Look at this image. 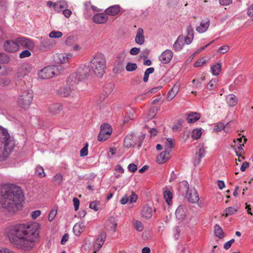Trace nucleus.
<instances>
[{"label": "nucleus", "mask_w": 253, "mask_h": 253, "mask_svg": "<svg viewBox=\"0 0 253 253\" xmlns=\"http://www.w3.org/2000/svg\"><path fill=\"white\" fill-rule=\"evenodd\" d=\"M40 228V224L36 222L18 224L10 231L9 240L16 248L30 251L39 240Z\"/></svg>", "instance_id": "1"}, {"label": "nucleus", "mask_w": 253, "mask_h": 253, "mask_svg": "<svg viewBox=\"0 0 253 253\" xmlns=\"http://www.w3.org/2000/svg\"><path fill=\"white\" fill-rule=\"evenodd\" d=\"M24 198L20 187L15 184H5L1 191L0 208L9 212H15L22 207Z\"/></svg>", "instance_id": "2"}, {"label": "nucleus", "mask_w": 253, "mask_h": 253, "mask_svg": "<svg viewBox=\"0 0 253 253\" xmlns=\"http://www.w3.org/2000/svg\"><path fill=\"white\" fill-rule=\"evenodd\" d=\"M14 144L8 131L0 126V161L5 160L13 148Z\"/></svg>", "instance_id": "3"}, {"label": "nucleus", "mask_w": 253, "mask_h": 253, "mask_svg": "<svg viewBox=\"0 0 253 253\" xmlns=\"http://www.w3.org/2000/svg\"><path fill=\"white\" fill-rule=\"evenodd\" d=\"M106 58L104 54L101 53L96 54L90 61V67L94 73L101 77L106 69Z\"/></svg>", "instance_id": "4"}, {"label": "nucleus", "mask_w": 253, "mask_h": 253, "mask_svg": "<svg viewBox=\"0 0 253 253\" xmlns=\"http://www.w3.org/2000/svg\"><path fill=\"white\" fill-rule=\"evenodd\" d=\"M194 38V29L191 25H189L187 29V36L184 38L183 35H179L173 45L175 51L181 50L184 45V42L187 44H190Z\"/></svg>", "instance_id": "5"}, {"label": "nucleus", "mask_w": 253, "mask_h": 253, "mask_svg": "<svg viewBox=\"0 0 253 253\" xmlns=\"http://www.w3.org/2000/svg\"><path fill=\"white\" fill-rule=\"evenodd\" d=\"M33 98V94L32 90H24L21 92L17 99V104L22 108H28L32 104Z\"/></svg>", "instance_id": "6"}, {"label": "nucleus", "mask_w": 253, "mask_h": 253, "mask_svg": "<svg viewBox=\"0 0 253 253\" xmlns=\"http://www.w3.org/2000/svg\"><path fill=\"white\" fill-rule=\"evenodd\" d=\"M61 66H48L42 69L38 73V76L40 79L43 80L51 78L55 75H57L59 73V70H61Z\"/></svg>", "instance_id": "7"}, {"label": "nucleus", "mask_w": 253, "mask_h": 253, "mask_svg": "<svg viewBox=\"0 0 253 253\" xmlns=\"http://www.w3.org/2000/svg\"><path fill=\"white\" fill-rule=\"evenodd\" d=\"M182 184L187 191L186 198L188 201L191 203H198L199 206L202 207L204 204L201 202H199L200 200L199 194L196 189L195 188L189 189V184L186 181H183Z\"/></svg>", "instance_id": "8"}, {"label": "nucleus", "mask_w": 253, "mask_h": 253, "mask_svg": "<svg viewBox=\"0 0 253 253\" xmlns=\"http://www.w3.org/2000/svg\"><path fill=\"white\" fill-rule=\"evenodd\" d=\"M126 54L127 53L125 51H122L119 53L114 64L113 71L114 72L120 73L124 70Z\"/></svg>", "instance_id": "9"}, {"label": "nucleus", "mask_w": 253, "mask_h": 253, "mask_svg": "<svg viewBox=\"0 0 253 253\" xmlns=\"http://www.w3.org/2000/svg\"><path fill=\"white\" fill-rule=\"evenodd\" d=\"M112 132L111 126L108 124H103L100 126V131L98 135V140L104 141L111 135Z\"/></svg>", "instance_id": "10"}, {"label": "nucleus", "mask_w": 253, "mask_h": 253, "mask_svg": "<svg viewBox=\"0 0 253 253\" xmlns=\"http://www.w3.org/2000/svg\"><path fill=\"white\" fill-rule=\"evenodd\" d=\"M16 40V43H17L19 48L21 46L24 48H27L29 50H31L34 47L35 44L34 42L29 39L24 37H20L17 38Z\"/></svg>", "instance_id": "11"}, {"label": "nucleus", "mask_w": 253, "mask_h": 253, "mask_svg": "<svg viewBox=\"0 0 253 253\" xmlns=\"http://www.w3.org/2000/svg\"><path fill=\"white\" fill-rule=\"evenodd\" d=\"M91 72V71L89 66L82 65L78 68L76 73L79 77V79L83 81L89 77Z\"/></svg>", "instance_id": "12"}, {"label": "nucleus", "mask_w": 253, "mask_h": 253, "mask_svg": "<svg viewBox=\"0 0 253 253\" xmlns=\"http://www.w3.org/2000/svg\"><path fill=\"white\" fill-rule=\"evenodd\" d=\"M3 47L5 50L8 52H15L19 50V46L16 43V40L5 41Z\"/></svg>", "instance_id": "13"}, {"label": "nucleus", "mask_w": 253, "mask_h": 253, "mask_svg": "<svg viewBox=\"0 0 253 253\" xmlns=\"http://www.w3.org/2000/svg\"><path fill=\"white\" fill-rule=\"evenodd\" d=\"M173 55L172 51L169 49L164 51L159 57L160 61L163 64L169 63Z\"/></svg>", "instance_id": "14"}, {"label": "nucleus", "mask_w": 253, "mask_h": 253, "mask_svg": "<svg viewBox=\"0 0 253 253\" xmlns=\"http://www.w3.org/2000/svg\"><path fill=\"white\" fill-rule=\"evenodd\" d=\"M187 209L183 205H180L178 207L175 211V215L179 220H183L186 216Z\"/></svg>", "instance_id": "15"}, {"label": "nucleus", "mask_w": 253, "mask_h": 253, "mask_svg": "<svg viewBox=\"0 0 253 253\" xmlns=\"http://www.w3.org/2000/svg\"><path fill=\"white\" fill-rule=\"evenodd\" d=\"M117 226V223L115 222V219L113 216L109 217L105 224V227L106 230L108 231H113V232H115L116 231Z\"/></svg>", "instance_id": "16"}, {"label": "nucleus", "mask_w": 253, "mask_h": 253, "mask_svg": "<svg viewBox=\"0 0 253 253\" xmlns=\"http://www.w3.org/2000/svg\"><path fill=\"white\" fill-rule=\"evenodd\" d=\"M63 110V106L60 103L50 104L48 108V112L52 115H57Z\"/></svg>", "instance_id": "17"}, {"label": "nucleus", "mask_w": 253, "mask_h": 253, "mask_svg": "<svg viewBox=\"0 0 253 253\" xmlns=\"http://www.w3.org/2000/svg\"><path fill=\"white\" fill-rule=\"evenodd\" d=\"M108 19L107 14L105 12L97 13L93 17V21L94 23L97 24L105 23Z\"/></svg>", "instance_id": "18"}, {"label": "nucleus", "mask_w": 253, "mask_h": 253, "mask_svg": "<svg viewBox=\"0 0 253 253\" xmlns=\"http://www.w3.org/2000/svg\"><path fill=\"white\" fill-rule=\"evenodd\" d=\"M153 210L151 206L147 205L144 206L141 211L142 217L146 219H150L152 216Z\"/></svg>", "instance_id": "19"}, {"label": "nucleus", "mask_w": 253, "mask_h": 253, "mask_svg": "<svg viewBox=\"0 0 253 253\" xmlns=\"http://www.w3.org/2000/svg\"><path fill=\"white\" fill-rule=\"evenodd\" d=\"M135 42L139 45H142L144 43L145 38L143 29L140 28L137 30L136 35L135 38Z\"/></svg>", "instance_id": "20"}, {"label": "nucleus", "mask_w": 253, "mask_h": 253, "mask_svg": "<svg viewBox=\"0 0 253 253\" xmlns=\"http://www.w3.org/2000/svg\"><path fill=\"white\" fill-rule=\"evenodd\" d=\"M85 225L82 222L77 223L73 227V232L76 236H79L84 230Z\"/></svg>", "instance_id": "21"}, {"label": "nucleus", "mask_w": 253, "mask_h": 253, "mask_svg": "<svg viewBox=\"0 0 253 253\" xmlns=\"http://www.w3.org/2000/svg\"><path fill=\"white\" fill-rule=\"evenodd\" d=\"M81 81H82V80L79 79V77L76 73L71 74L67 80V83L72 86L78 84Z\"/></svg>", "instance_id": "22"}, {"label": "nucleus", "mask_w": 253, "mask_h": 253, "mask_svg": "<svg viewBox=\"0 0 253 253\" xmlns=\"http://www.w3.org/2000/svg\"><path fill=\"white\" fill-rule=\"evenodd\" d=\"M121 7L119 5H114L107 8L105 12L106 14L111 16H115L117 15L120 11Z\"/></svg>", "instance_id": "23"}, {"label": "nucleus", "mask_w": 253, "mask_h": 253, "mask_svg": "<svg viewBox=\"0 0 253 253\" xmlns=\"http://www.w3.org/2000/svg\"><path fill=\"white\" fill-rule=\"evenodd\" d=\"M31 66L29 64H25L20 67L18 71V77H23L30 72Z\"/></svg>", "instance_id": "24"}, {"label": "nucleus", "mask_w": 253, "mask_h": 253, "mask_svg": "<svg viewBox=\"0 0 253 253\" xmlns=\"http://www.w3.org/2000/svg\"><path fill=\"white\" fill-rule=\"evenodd\" d=\"M72 56V55L70 53H60L57 55L58 58L57 62L60 64H65L69 62Z\"/></svg>", "instance_id": "25"}, {"label": "nucleus", "mask_w": 253, "mask_h": 253, "mask_svg": "<svg viewBox=\"0 0 253 253\" xmlns=\"http://www.w3.org/2000/svg\"><path fill=\"white\" fill-rule=\"evenodd\" d=\"M210 21L209 19L207 18L205 21H202L200 25L196 28V31L202 33L207 30L210 26Z\"/></svg>", "instance_id": "26"}, {"label": "nucleus", "mask_w": 253, "mask_h": 253, "mask_svg": "<svg viewBox=\"0 0 253 253\" xmlns=\"http://www.w3.org/2000/svg\"><path fill=\"white\" fill-rule=\"evenodd\" d=\"M169 158V152L168 151H165L162 152L157 158V160L159 164H164Z\"/></svg>", "instance_id": "27"}, {"label": "nucleus", "mask_w": 253, "mask_h": 253, "mask_svg": "<svg viewBox=\"0 0 253 253\" xmlns=\"http://www.w3.org/2000/svg\"><path fill=\"white\" fill-rule=\"evenodd\" d=\"M226 101L229 106L233 107L237 104L238 98L234 94H229L226 97Z\"/></svg>", "instance_id": "28"}, {"label": "nucleus", "mask_w": 253, "mask_h": 253, "mask_svg": "<svg viewBox=\"0 0 253 253\" xmlns=\"http://www.w3.org/2000/svg\"><path fill=\"white\" fill-rule=\"evenodd\" d=\"M58 93L61 97H67L71 93V89L69 87H61L58 90Z\"/></svg>", "instance_id": "29"}, {"label": "nucleus", "mask_w": 253, "mask_h": 253, "mask_svg": "<svg viewBox=\"0 0 253 253\" xmlns=\"http://www.w3.org/2000/svg\"><path fill=\"white\" fill-rule=\"evenodd\" d=\"M214 233L215 236L219 239H222L224 237V232L221 227L218 224H215V225L214 226Z\"/></svg>", "instance_id": "30"}, {"label": "nucleus", "mask_w": 253, "mask_h": 253, "mask_svg": "<svg viewBox=\"0 0 253 253\" xmlns=\"http://www.w3.org/2000/svg\"><path fill=\"white\" fill-rule=\"evenodd\" d=\"M201 117V115L198 113H192L190 114L187 118V121L189 123H193L198 121Z\"/></svg>", "instance_id": "31"}, {"label": "nucleus", "mask_w": 253, "mask_h": 253, "mask_svg": "<svg viewBox=\"0 0 253 253\" xmlns=\"http://www.w3.org/2000/svg\"><path fill=\"white\" fill-rule=\"evenodd\" d=\"M179 90V86L175 85L173 86L171 89L169 91L167 95V98L169 100H171L173 98Z\"/></svg>", "instance_id": "32"}, {"label": "nucleus", "mask_w": 253, "mask_h": 253, "mask_svg": "<svg viewBox=\"0 0 253 253\" xmlns=\"http://www.w3.org/2000/svg\"><path fill=\"white\" fill-rule=\"evenodd\" d=\"M206 154V150L204 147H201L199 150V152L196 153V155H198V159L195 160L194 162V164L195 165H198L200 164L201 162V159L203 158Z\"/></svg>", "instance_id": "33"}, {"label": "nucleus", "mask_w": 253, "mask_h": 253, "mask_svg": "<svg viewBox=\"0 0 253 253\" xmlns=\"http://www.w3.org/2000/svg\"><path fill=\"white\" fill-rule=\"evenodd\" d=\"M221 63H216L213 66L211 67V70L212 73L213 75L217 76L219 75V72L221 70Z\"/></svg>", "instance_id": "34"}, {"label": "nucleus", "mask_w": 253, "mask_h": 253, "mask_svg": "<svg viewBox=\"0 0 253 253\" xmlns=\"http://www.w3.org/2000/svg\"><path fill=\"white\" fill-rule=\"evenodd\" d=\"M67 7L66 3L64 1H59L56 2L54 4V9L57 11H60L61 9Z\"/></svg>", "instance_id": "35"}, {"label": "nucleus", "mask_w": 253, "mask_h": 253, "mask_svg": "<svg viewBox=\"0 0 253 253\" xmlns=\"http://www.w3.org/2000/svg\"><path fill=\"white\" fill-rule=\"evenodd\" d=\"M164 196L168 205H170L171 203L172 198V194L170 191L166 190L164 192Z\"/></svg>", "instance_id": "36"}, {"label": "nucleus", "mask_w": 253, "mask_h": 253, "mask_svg": "<svg viewBox=\"0 0 253 253\" xmlns=\"http://www.w3.org/2000/svg\"><path fill=\"white\" fill-rule=\"evenodd\" d=\"M133 140L131 139V136H126L124 140V146L127 148L131 147L133 146Z\"/></svg>", "instance_id": "37"}, {"label": "nucleus", "mask_w": 253, "mask_h": 253, "mask_svg": "<svg viewBox=\"0 0 253 253\" xmlns=\"http://www.w3.org/2000/svg\"><path fill=\"white\" fill-rule=\"evenodd\" d=\"M35 174L40 177H44L45 176L43 168L40 166L36 167Z\"/></svg>", "instance_id": "38"}, {"label": "nucleus", "mask_w": 253, "mask_h": 253, "mask_svg": "<svg viewBox=\"0 0 253 253\" xmlns=\"http://www.w3.org/2000/svg\"><path fill=\"white\" fill-rule=\"evenodd\" d=\"M154 72V68L153 67H150L146 70L144 72L143 81L146 83L148 81L149 76L150 74H152Z\"/></svg>", "instance_id": "39"}, {"label": "nucleus", "mask_w": 253, "mask_h": 253, "mask_svg": "<svg viewBox=\"0 0 253 253\" xmlns=\"http://www.w3.org/2000/svg\"><path fill=\"white\" fill-rule=\"evenodd\" d=\"M201 134V128H197L193 130L192 137L193 139L197 140L200 138Z\"/></svg>", "instance_id": "40"}, {"label": "nucleus", "mask_w": 253, "mask_h": 253, "mask_svg": "<svg viewBox=\"0 0 253 253\" xmlns=\"http://www.w3.org/2000/svg\"><path fill=\"white\" fill-rule=\"evenodd\" d=\"M238 211V210L233 208V207H228L225 209L224 210L225 215V216H228V215H232L235 213H236Z\"/></svg>", "instance_id": "41"}, {"label": "nucleus", "mask_w": 253, "mask_h": 253, "mask_svg": "<svg viewBox=\"0 0 253 253\" xmlns=\"http://www.w3.org/2000/svg\"><path fill=\"white\" fill-rule=\"evenodd\" d=\"M229 125V123H227L226 125L222 123H219L215 124L213 127V130L215 131H220L222 130L224 127Z\"/></svg>", "instance_id": "42"}, {"label": "nucleus", "mask_w": 253, "mask_h": 253, "mask_svg": "<svg viewBox=\"0 0 253 253\" xmlns=\"http://www.w3.org/2000/svg\"><path fill=\"white\" fill-rule=\"evenodd\" d=\"M205 80V77H202L198 79H194L192 81V83L196 88H200L203 81Z\"/></svg>", "instance_id": "43"}, {"label": "nucleus", "mask_w": 253, "mask_h": 253, "mask_svg": "<svg viewBox=\"0 0 253 253\" xmlns=\"http://www.w3.org/2000/svg\"><path fill=\"white\" fill-rule=\"evenodd\" d=\"M137 68L136 63L128 62L126 66V70L128 72H132L135 70Z\"/></svg>", "instance_id": "44"}, {"label": "nucleus", "mask_w": 253, "mask_h": 253, "mask_svg": "<svg viewBox=\"0 0 253 253\" xmlns=\"http://www.w3.org/2000/svg\"><path fill=\"white\" fill-rule=\"evenodd\" d=\"M63 34L61 32L53 31L50 33L49 37L50 38H59L62 36Z\"/></svg>", "instance_id": "45"}, {"label": "nucleus", "mask_w": 253, "mask_h": 253, "mask_svg": "<svg viewBox=\"0 0 253 253\" xmlns=\"http://www.w3.org/2000/svg\"><path fill=\"white\" fill-rule=\"evenodd\" d=\"M53 180L55 182L56 185H60L63 180V176L60 174H56L54 176Z\"/></svg>", "instance_id": "46"}, {"label": "nucleus", "mask_w": 253, "mask_h": 253, "mask_svg": "<svg viewBox=\"0 0 253 253\" xmlns=\"http://www.w3.org/2000/svg\"><path fill=\"white\" fill-rule=\"evenodd\" d=\"M42 45L46 49L50 48L52 46V43L49 39H46L42 42Z\"/></svg>", "instance_id": "47"}, {"label": "nucleus", "mask_w": 253, "mask_h": 253, "mask_svg": "<svg viewBox=\"0 0 253 253\" xmlns=\"http://www.w3.org/2000/svg\"><path fill=\"white\" fill-rule=\"evenodd\" d=\"M216 86V79L211 80L208 84L207 86V89L209 90H212L215 88Z\"/></svg>", "instance_id": "48"}, {"label": "nucleus", "mask_w": 253, "mask_h": 253, "mask_svg": "<svg viewBox=\"0 0 253 253\" xmlns=\"http://www.w3.org/2000/svg\"><path fill=\"white\" fill-rule=\"evenodd\" d=\"M88 144L86 143L85 146L81 149L80 151V155L81 157L86 156L88 154Z\"/></svg>", "instance_id": "49"}, {"label": "nucleus", "mask_w": 253, "mask_h": 253, "mask_svg": "<svg viewBox=\"0 0 253 253\" xmlns=\"http://www.w3.org/2000/svg\"><path fill=\"white\" fill-rule=\"evenodd\" d=\"M135 229L138 231H142L143 230V226L142 223L139 221H136L134 223Z\"/></svg>", "instance_id": "50"}, {"label": "nucleus", "mask_w": 253, "mask_h": 253, "mask_svg": "<svg viewBox=\"0 0 253 253\" xmlns=\"http://www.w3.org/2000/svg\"><path fill=\"white\" fill-rule=\"evenodd\" d=\"M114 84L112 83L107 84L105 87V92L107 94H109L113 90Z\"/></svg>", "instance_id": "51"}, {"label": "nucleus", "mask_w": 253, "mask_h": 253, "mask_svg": "<svg viewBox=\"0 0 253 253\" xmlns=\"http://www.w3.org/2000/svg\"><path fill=\"white\" fill-rule=\"evenodd\" d=\"M229 49H230L229 46L227 45H225L220 46L218 48V51L222 54H224V53H225L227 52H228L229 51Z\"/></svg>", "instance_id": "52"}, {"label": "nucleus", "mask_w": 253, "mask_h": 253, "mask_svg": "<svg viewBox=\"0 0 253 253\" xmlns=\"http://www.w3.org/2000/svg\"><path fill=\"white\" fill-rule=\"evenodd\" d=\"M31 55V52L28 50H25L22 51L19 54V57L20 58H24L25 57H28Z\"/></svg>", "instance_id": "53"}, {"label": "nucleus", "mask_w": 253, "mask_h": 253, "mask_svg": "<svg viewBox=\"0 0 253 253\" xmlns=\"http://www.w3.org/2000/svg\"><path fill=\"white\" fill-rule=\"evenodd\" d=\"M128 202L133 203L136 202L137 199V196L133 192L132 193L130 196H128Z\"/></svg>", "instance_id": "54"}, {"label": "nucleus", "mask_w": 253, "mask_h": 253, "mask_svg": "<svg viewBox=\"0 0 253 253\" xmlns=\"http://www.w3.org/2000/svg\"><path fill=\"white\" fill-rule=\"evenodd\" d=\"M104 242L99 240L98 239H96L94 246V248L98 251L102 247L104 244Z\"/></svg>", "instance_id": "55"}, {"label": "nucleus", "mask_w": 253, "mask_h": 253, "mask_svg": "<svg viewBox=\"0 0 253 253\" xmlns=\"http://www.w3.org/2000/svg\"><path fill=\"white\" fill-rule=\"evenodd\" d=\"M98 203L95 201H93L90 202L89 204V208L91 209H93L95 211H97L99 210V208L98 207Z\"/></svg>", "instance_id": "56"}, {"label": "nucleus", "mask_w": 253, "mask_h": 253, "mask_svg": "<svg viewBox=\"0 0 253 253\" xmlns=\"http://www.w3.org/2000/svg\"><path fill=\"white\" fill-rule=\"evenodd\" d=\"M57 214V210H52L49 214V215H48V220L49 221H52L54 218H55L56 215Z\"/></svg>", "instance_id": "57"}, {"label": "nucleus", "mask_w": 253, "mask_h": 253, "mask_svg": "<svg viewBox=\"0 0 253 253\" xmlns=\"http://www.w3.org/2000/svg\"><path fill=\"white\" fill-rule=\"evenodd\" d=\"M73 204L74 206V209L76 211H78L80 206V201L76 198L74 197L73 199Z\"/></svg>", "instance_id": "58"}, {"label": "nucleus", "mask_w": 253, "mask_h": 253, "mask_svg": "<svg viewBox=\"0 0 253 253\" xmlns=\"http://www.w3.org/2000/svg\"><path fill=\"white\" fill-rule=\"evenodd\" d=\"M140 48L133 47L130 49L129 52L130 54L132 55H136L140 52Z\"/></svg>", "instance_id": "59"}, {"label": "nucleus", "mask_w": 253, "mask_h": 253, "mask_svg": "<svg viewBox=\"0 0 253 253\" xmlns=\"http://www.w3.org/2000/svg\"><path fill=\"white\" fill-rule=\"evenodd\" d=\"M165 143L166 146L170 149L172 148L173 147L172 140L170 138H167Z\"/></svg>", "instance_id": "60"}, {"label": "nucleus", "mask_w": 253, "mask_h": 253, "mask_svg": "<svg viewBox=\"0 0 253 253\" xmlns=\"http://www.w3.org/2000/svg\"><path fill=\"white\" fill-rule=\"evenodd\" d=\"M205 63H206V60L199 59L194 63V66L195 67H200L202 66Z\"/></svg>", "instance_id": "61"}, {"label": "nucleus", "mask_w": 253, "mask_h": 253, "mask_svg": "<svg viewBox=\"0 0 253 253\" xmlns=\"http://www.w3.org/2000/svg\"><path fill=\"white\" fill-rule=\"evenodd\" d=\"M41 214V211L40 210H36L31 213V217L33 219H36Z\"/></svg>", "instance_id": "62"}, {"label": "nucleus", "mask_w": 253, "mask_h": 253, "mask_svg": "<svg viewBox=\"0 0 253 253\" xmlns=\"http://www.w3.org/2000/svg\"><path fill=\"white\" fill-rule=\"evenodd\" d=\"M128 169L130 172H134L137 170V166L134 164H130L128 166Z\"/></svg>", "instance_id": "63"}, {"label": "nucleus", "mask_w": 253, "mask_h": 253, "mask_svg": "<svg viewBox=\"0 0 253 253\" xmlns=\"http://www.w3.org/2000/svg\"><path fill=\"white\" fill-rule=\"evenodd\" d=\"M0 253H15L14 252L10 251L9 249L3 248L0 247Z\"/></svg>", "instance_id": "64"}]
</instances>
